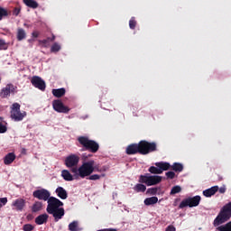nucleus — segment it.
I'll use <instances>...</instances> for the list:
<instances>
[{"label": "nucleus", "instance_id": "1", "mask_svg": "<svg viewBox=\"0 0 231 231\" xmlns=\"http://www.w3.org/2000/svg\"><path fill=\"white\" fill-rule=\"evenodd\" d=\"M156 151H158V144L156 143L142 140L138 143L128 145L125 152L129 156L133 154H142L143 156H145L151 154V152H156Z\"/></svg>", "mask_w": 231, "mask_h": 231}, {"label": "nucleus", "instance_id": "2", "mask_svg": "<svg viewBox=\"0 0 231 231\" xmlns=\"http://www.w3.org/2000/svg\"><path fill=\"white\" fill-rule=\"evenodd\" d=\"M47 203L46 211L54 217L55 223H58V221H60L64 217V214H66L64 208H60L64 207V203L55 197L49 198Z\"/></svg>", "mask_w": 231, "mask_h": 231}, {"label": "nucleus", "instance_id": "3", "mask_svg": "<svg viewBox=\"0 0 231 231\" xmlns=\"http://www.w3.org/2000/svg\"><path fill=\"white\" fill-rule=\"evenodd\" d=\"M231 217V201L226 204L221 209L217 217L213 221L214 226H219L223 223H226Z\"/></svg>", "mask_w": 231, "mask_h": 231}, {"label": "nucleus", "instance_id": "4", "mask_svg": "<svg viewBox=\"0 0 231 231\" xmlns=\"http://www.w3.org/2000/svg\"><path fill=\"white\" fill-rule=\"evenodd\" d=\"M78 142L81 147H83V151H88L89 152H98V149H100V145L95 140H90L88 136H79L78 137Z\"/></svg>", "mask_w": 231, "mask_h": 231}, {"label": "nucleus", "instance_id": "5", "mask_svg": "<svg viewBox=\"0 0 231 231\" xmlns=\"http://www.w3.org/2000/svg\"><path fill=\"white\" fill-rule=\"evenodd\" d=\"M162 177L158 175H151L146 173L145 175L139 176V183H145L147 187H152L153 185H158L162 183Z\"/></svg>", "mask_w": 231, "mask_h": 231}, {"label": "nucleus", "instance_id": "6", "mask_svg": "<svg viewBox=\"0 0 231 231\" xmlns=\"http://www.w3.org/2000/svg\"><path fill=\"white\" fill-rule=\"evenodd\" d=\"M95 169H97V167L95 166L94 160L83 162L79 167V178L84 180V178L91 176V173L95 171Z\"/></svg>", "mask_w": 231, "mask_h": 231}, {"label": "nucleus", "instance_id": "7", "mask_svg": "<svg viewBox=\"0 0 231 231\" xmlns=\"http://www.w3.org/2000/svg\"><path fill=\"white\" fill-rule=\"evenodd\" d=\"M11 118L14 122H21L26 116V112L21 111V105L19 103H14L11 106Z\"/></svg>", "mask_w": 231, "mask_h": 231}, {"label": "nucleus", "instance_id": "8", "mask_svg": "<svg viewBox=\"0 0 231 231\" xmlns=\"http://www.w3.org/2000/svg\"><path fill=\"white\" fill-rule=\"evenodd\" d=\"M200 202H201V197L199 195H197L195 197H189L187 199H184L180 203L179 208H185V207H189V208H192L194 207H198Z\"/></svg>", "mask_w": 231, "mask_h": 231}, {"label": "nucleus", "instance_id": "9", "mask_svg": "<svg viewBox=\"0 0 231 231\" xmlns=\"http://www.w3.org/2000/svg\"><path fill=\"white\" fill-rule=\"evenodd\" d=\"M155 166H151L149 168V172H151V174H163V171H169V169H171V163L169 162H155Z\"/></svg>", "mask_w": 231, "mask_h": 231}, {"label": "nucleus", "instance_id": "10", "mask_svg": "<svg viewBox=\"0 0 231 231\" xmlns=\"http://www.w3.org/2000/svg\"><path fill=\"white\" fill-rule=\"evenodd\" d=\"M52 107L56 113H63L64 115H68L69 113V108L65 106L64 103L60 99H55L52 101Z\"/></svg>", "mask_w": 231, "mask_h": 231}, {"label": "nucleus", "instance_id": "11", "mask_svg": "<svg viewBox=\"0 0 231 231\" xmlns=\"http://www.w3.org/2000/svg\"><path fill=\"white\" fill-rule=\"evenodd\" d=\"M51 194L46 189H36L32 192V197L40 201H48Z\"/></svg>", "mask_w": 231, "mask_h": 231}, {"label": "nucleus", "instance_id": "12", "mask_svg": "<svg viewBox=\"0 0 231 231\" xmlns=\"http://www.w3.org/2000/svg\"><path fill=\"white\" fill-rule=\"evenodd\" d=\"M17 87L14 86V84H7L5 88H3L0 92L1 98H8L10 95H15V90Z\"/></svg>", "mask_w": 231, "mask_h": 231}, {"label": "nucleus", "instance_id": "13", "mask_svg": "<svg viewBox=\"0 0 231 231\" xmlns=\"http://www.w3.org/2000/svg\"><path fill=\"white\" fill-rule=\"evenodd\" d=\"M31 83L34 88L41 91H45L46 89V82H44V80L39 76H33L31 79Z\"/></svg>", "mask_w": 231, "mask_h": 231}, {"label": "nucleus", "instance_id": "14", "mask_svg": "<svg viewBox=\"0 0 231 231\" xmlns=\"http://www.w3.org/2000/svg\"><path fill=\"white\" fill-rule=\"evenodd\" d=\"M79 162H80V157L77 154H70L65 159V165L69 169L71 167H77L79 165Z\"/></svg>", "mask_w": 231, "mask_h": 231}, {"label": "nucleus", "instance_id": "15", "mask_svg": "<svg viewBox=\"0 0 231 231\" xmlns=\"http://www.w3.org/2000/svg\"><path fill=\"white\" fill-rule=\"evenodd\" d=\"M12 207L17 212H23L26 207V199L19 198L13 201Z\"/></svg>", "mask_w": 231, "mask_h": 231}, {"label": "nucleus", "instance_id": "16", "mask_svg": "<svg viewBox=\"0 0 231 231\" xmlns=\"http://www.w3.org/2000/svg\"><path fill=\"white\" fill-rule=\"evenodd\" d=\"M218 190L219 186H213L208 189H205L203 191V196H205V198H212V196H214Z\"/></svg>", "mask_w": 231, "mask_h": 231}, {"label": "nucleus", "instance_id": "17", "mask_svg": "<svg viewBox=\"0 0 231 231\" xmlns=\"http://www.w3.org/2000/svg\"><path fill=\"white\" fill-rule=\"evenodd\" d=\"M55 192L60 199H68V191H66L64 188L58 187Z\"/></svg>", "mask_w": 231, "mask_h": 231}, {"label": "nucleus", "instance_id": "18", "mask_svg": "<svg viewBox=\"0 0 231 231\" xmlns=\"http://www.w3.org/2000/svg\"><path fill=\"white\" fill-rule=\"evenodd\" d=\"M48 217H50V216H48V214L44 213V214H42V215L36 217L34 221H35L36 225H44V223H48Z\"/></svg>", "mask_w": 231, "mask_h": 231}, {"label": "nucleus", "instance_id": "19", "mask_svg": "<svg viewBox=\"0 0 231 231\" xmlns=\"http://www.w3.org/2000/svg\"><path fill=\"white\" fill-rule=\"evenodd\" d=\"M51 93L53 97H56V98H61V97H64L66 95V88H53Z\"/></svg>", "mask_w": 231, "mask_h": 231}, {"label": "nucleus", "instance_id": "20", "mask_svg": "<svg viewBox=\"0 0 231 231\" xmlns=\"http://www.w3.org/2000/svg\"><path fill=\"white\" fill-rule=\"evenodd\" d=\"M14 161H15V153L14 152L7 153L4 158L5 165H11V163H14Z\"/></svg>", "mask_w": 231, "mask_h": 231}, {"label": "nucleus", "instance_id": "21", "mask_svg": "<svg viewBox=\"0 0 231 231\" xmlns=\"http://www.w3.org/2000/svg\"><path fill=\"white\" fill-rule=\"evenodd\" d=\"M143 203L144 205H146V207H151V205H156V203H158V197L146 198Z\"/></svg>", "mask_w": 231, "mask_h": 231}, {"label": "nucleus", "instance_id": "22", "mask_svg": "<svg viewBox=\"0 0 231 231\" xmlns=\"http://www.w3.org/2000/svg\"><path fill=\"white\" fill-rule=\"evenodd\" d=\"M16 39L17 41H24V39H26V31H24L23 28H18Z\"/></svg>", "mask_w": 231, "mask_h": 231}, {"label": "nucleus", "instance_id": "23", "mask_svg": "<svg viewBox=\"0 0 231 231\" xmlns=\"http://www.w3.org/2000/svg\"><path fill=\"white\" fill-rule=\"evenodd\" d=\"M32 212L35 213V212H41V210H42V202L41 201H35L32 208H31Z\"/></svg>", "mask_w": 231, "mask_h": 231}, {"label": "nucleus", "instance_id": "24", "mask_svg": "<svg viewBox=\"0 0 231 231\" xmlns=\"http://www.w3.org/2000/svg\"><path fill=\"white\" fill-rule=\"evenodd\" d=\"M23 3L29 8H32L34 10L35 8H39V3H37L35 0H23Z\"/></svg>", "mask_w": 231, "mask_h": 231}, {"label": "nucleus", "instance_id": "25", "mask_svg": "<svg viewBox=\"0 0 231 231\" xmlns=\"http://www.w3.org/2000/svg\"><path fill=\"white\" fill-rule=\"evenodd\" d=\"M55 41V35H52L51 38L48 37L47 39L44 40H39V44H42L44 48H48L50 45V42H53Z\"/></svg>", "mask_w": 231, "mask_h": 231}, {"label": "nucleus", "instance_id": "26", "mask_svg": "<svg viewBox=\"0 0 231 231\" xmlns=\"http://www.w3.org/2000/svg\"><path fill=\"white\" fill-rule=\"evenodd\" d=\"M61 177L63 178V180H65V181H73V175H71L69 173V171L68 170H63L61 171Z\"/></svg>", "mask_w": 231, "mask_h": 231}, {"label": "nucleus", "instance_id": "27", "mask_svg": "<svg viewBox=\"0 0 231 231\" xmlns=\"http://www.w3.org/2000/svg\"><path fill=\"white\" fill-rule=\"evenodd\" d=\"M69 231H82V228L79 227V221L74 220L70 224H69Z\"/></svg>", "mask_w": 231, "mask_h": 231}, {"label": "nucleus", "instance_id": "28", "mask_svg": "<svg viewBox=\"0 0 231 231\" xmlns=\"http://www.w3.org/2000/svg\"><path fill=\"white\" fill-rule=\"evenodd\" d=\"M171 168V171H174L175 172H181L183 171V164L180 162H174Z\"/></svg>", "mask_w": 231, "mask_h": 231}, {"label": "nucleus", "instance_id": "29", "mask_svg": "<svg viewBox=\"0 0 231 231\" xmlns=\"http://www.w3.org/2000/svg\"><path fill=\"white\" fill-rule=\"evenodd\" d=\"M134 190L135 192H145V190H147V187L140 182L134 187Z\"/></svg>", "mask_w": 231, "mask_h": 231}, {"label": "nucleus", "instance_id": "30", "mask_svg": "<svg viewBox=\"0 0 231 231\" xmlns=\"http://www.w3.org/2000/svg\"><path fill=\"white\" fill-rule=\"evenodd\" d=\"M10 15V13L8 10H6L5 7L0 6V21L2 19H6Z\"/></svg>", "mask_w": 231, "mask_h": 231}, {"label": "nucleus", "instance_id": "31", "mask_svg": "<svg viewBox=\"0 0 231 231\" xmlns=\"http://www.w3.org/2000/svg\"><path fill=\"white\" fill-rule=\"evenodd\" d=\"M104 176H106V174H102V175H98V174H93V175H89L88 177H87V180H89L90 181H97L98 180H100V178H104Z\"/></svg>", "mask_w": 231, "mask_h": 231}, {"label": "nucleus", "instance_id": "32", "mask_svg": "<svg viewBox=\"0 0 231 231\" xmlns=\"http://www.w3.org/2000/svg\"><path fill=\"white\" fill-rule=\"evenodd\" d=\"M218 231H231V221L217 228Z\"/></svg>", "mask_w": 231, "mask_h": 231}, {"label": "nucleus", "instance_id": "33", "mask_svg": "<svg viewBox=\"0 0 231 231\" xmlns=\"http://www.w3.org/2000/svg\"><path fill=\"white\" fill-rule=\"evenodd\" d=\"M181 192V186H173L170 192L171 196H174V194H180Z\"/></svg>", "mask_w": 231, "mask_h": 231}, {"label": "nucleus", "instance_id": "34", "mask_svg": "<svg viewBox=\"0 0 231 231\" xmlns=\"http://www.w3.org/2000/svg\"><path fill=\"white\" fill-rule=\"evenodd\" d=\"M158 190H160V188H149L146 191V194L156 196V194H158Z\"/></svg>", "mask_w": 231, "mask_h": 231}, {"label": "nucleus", "instance_id": "35", "mask_svg": "<svg viewBox=\"0 0 231 231\" xmlns=\"http://www.w3.org/2000/svg\"><path fill=\"white\" fill-rule=\"evenodd\" d=\"M51 53H57L58 51H60V45L59 43L55 42L51 47Z\"/></svg>", "mask_w": 231, "mask_h": 231}, {"label": "nucleus", "instance_id": "36", "mask_svg": "<svg viewBox=\"0 0 231 231\" xmlns=\"http://www.w3.org/2000/svg\"><path fill=\"white\" fill-rule=\"evenodd\" d=\"M136 19L134 17H132L129 21V28L130 30H134L136 28Z\"/></svg>", "mask_w": 231, "mask_h": 231}, {"label": "nucleus", "instance_id": "37", "mask_svg": "<svg viewBox=\"0 0 231 231\" xmlns=\"http://www.w3.org/2000/svg\"><path fill=\"white\" fill-rule=\"evenodd\" d=\"M70 171L72 172V174H74V176H80V168H77V166L74 167H70Z\"/></svg>", "mask_w": 231, "mask_h": 231}, {"label": "nucleus", "instance_id": "38", "mask_svg": "<svg viewBox=\"0 0 231 231\" xmlns=\"http://www.w3.org/2000/svg\"><path fill=\"white\" fill-rule=\"evenodd\" d=\"M0 50H8V44L5 40L0 39Z\"/></svg>", "mask_w": 231, "mask_h": 231}, {"label": "nucleus", "instance_id": "39", "mask_svg": "<svg viewBox=\"0 0 231 231\" xmlns=\"http://www.w3.org/2000/svg\"><path fill=\"white\" fill-rule=\"evenodd\" d=\"M34 226L32 224H25L23 226V231H32L33 230Z\"/></svg>", "mask_w": 231, "mask_h": 231}, {"label": "nucleus", "instance_id": "40", "mask_svg": "<svg viewBox=\"0 0 231 231\" xmlns=\"http://www.w3.org/2000/svg\"><path fill=\"white\" fill-rule=\"evenodd\" d=\"M165 174L169 180H174L176 176V173L174 171H167Z\"/></svg>", "mask_w": 231, "mask_h": 231}, {"label": "nucleus", "instance_id": "41", "mask_svg": "<svg viewBox=\"0 0 231 231\" xmlns=\"http://www.w3.org/2000/svg\"><path fill=\"white\" fill-rule=\"evenodd\" d=\"M8 131V128L6 125H3V123L0 122V134H3Z\"/></svg>", "mask_w": 231, "mask_h": 231}, {"label": "nucleus", "instance_id": "42", "mask_svg": "<svg viewBox=\"0 0 231 231\" xmlns=\"http://www.w3.org/2000/svg\"><path fill=\"white\" fill-rule=\"evenodd\" d=\"M8 203L7 198H0V208Z\"/></svg>", "mask_w": 231, "mask_h": 231}, {"label": "nucleus", "instance_id": "43", "mask_svg": "<svg viewBox=\"0 0 231 231\" xmlns=\"http://www.w3.org/2000/svg\"><path fill=\"white\" fill-rule=\"evenodd\" d=\"M14 15L17 16L19 14H21V9L15 7L13 11Z\"/></svg>", "mask_w": 231, "mask_h": 231}, {"label": "nucleus", "instance_id": "44", "mask_svg": "<svg viewBox=\"0 0 231 231\" xmlns=\"http://www.w3.org/2000/svg\"><path fill=\"white\" fill-rule=\"evenodd\" d=\"M166 231H176V227L172 225H170L166 227Z\"/></svg>", "mask_w": 231, "mask_h": 231}, {"label": "nucleus", "instance_id": "45", "mask_svg": "<svg viewBox=\"0 0 231 231\" xmlns=\"http://www.w3.org/2000/svg\"><path fill=\"white\" fill-rule=\"evenodd\" d=\"M39 31H33L32 33V36L34 38V39H37V37H39Z\"/></svg>", "mask_w": 231, "mask_h": 231}, {"label": "nucleus", "instance_id": "46", "mask_svg": "<svg viewBox=\"0 0 231 231\" xmlns=\"http://www.w3.org/2000/svg\"><path fill=\"white\" fill-rule=\"evenodd\" d=\"M218 191L220 194H225V192H226V188L225 187L218 188Z\"/></svg>", "mask_w": 231, "mask_h": 231}, {"label": "nucleus", "instance_id": "47", "mask_svg": "<svg viewBox=\"0 0 231 231\" xmlns=\"http://www.w3.org/2000/svg\"><path fill=\"white\" fill-rule=\"evenodd\" d=\"M96 169L94 171V172H102V169H98V167L95 166Z\"/></svg>", "mask_w": 231, "mask_h": 231}]
</instances>
